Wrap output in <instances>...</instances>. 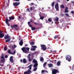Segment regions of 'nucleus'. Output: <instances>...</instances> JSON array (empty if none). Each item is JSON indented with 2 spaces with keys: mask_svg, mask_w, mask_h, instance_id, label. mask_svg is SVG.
Masks as SVG:
<instances>
[{
  "mask_svg": "<svg viewBox=\"0 0 74 74\" xmlns=\"http://www.w3.org/2000/svg\"><path fill=\"white\" fill-rule=\"evenodd\" d=\"M32 66H33V65L32 64H31L28 66V68H29V69H28L27 71H26L24 72V74H30V73H32V72L31 70H32Z\"/></svg>",
  "mask_w": 74,
  "mask_h": 74,
  "instance_id": "f257e3e1",
  "label": "nucleus"
},
{
  "mask_svg": "<svg viewBox=\"0 0 74 74\" xmlns=\"http://www.w3.org/2000/svg\"><path fill=\"white\" fill-rule=\"evenodd\" d=\"M29 49L30 48L29 47H23L21 48V50H22L24 53H28L29 52Z\"/></svg>",
  "mask_w": 74,
  "mask_h": 74,
  "instance_id": "f03ea898",
  "label": "nucleus"
},
{
  "mask_svg": "<svg viewBox=\"0 0 74 74\" xmlns=\"http://www.w3.org/2000/svg\"><path fill=\"white\" fill-rule=\"evenodd\" d=\"M60 72L59 71V70L56 69H53L52 71V74H56V73H59Z\"/></svg>",
  "mask_w": 74,
  "mask_h": 74,
  "instance_id": "7ed1b4c3",
  "label": "nucleus"
},
{
  "mask_svg": "<svg viewBox=\"0 0 74 74\" xmlns=\"http://www.w3.org/2000/svg\"><path fill=\"white\" fill-rule=\"evenodd\" d=\"M66 60H68V62H71V56L68 55L66 56Z\"/></svg>",
  "mask_w": 74,
  "mask_h": 74,
  "instance_id": "20e7f679",
  "label": "nucleus"
},
{
  "mask_svg": "<svg viewBox=\"0 0 74 74\" xmlns=\"http://www.w3.org/2000/svg\"><path fill=\"white\" fill-rule=\"evenodd\" d=\"M1 58V61L0 62V63H1V62H5V59H4V57L3 54H2Z\"/></svg>",
  "mask_w": 74,
  "mask_h": 74,
  "instance_id": "39448f33",
  "label": "nucleus"
},
{
  "mask_svg": "<svg viewBox=\"0 0 74 74\" xmlns=\"http://www.w3.org/2000/svg\"><path fill=\"white\" fill-rule=\"evenodd\" d=\"M41 47L42 48L41 49H42L44 51H45L47 50V48L46 47V46L45 45H41Z\"/></svg>",
  "mask_w": 74,
  "mask_h": 74,
  "instance_id": "423d86ee",
  "label": "nucleus"
},
{
  "mask_svg": "<svg viewBox=\"0 0 74 74\" xmlns=\"http://www.w3.org/2000/svg\"><path fill=\"white\" fill-rule=\"evenodd\" d=\"M8 53H9V54H11V55H14V54H15L16 53V51L15 50H14L13 53H12L11 52L10 49H9L8 50Z\"/></svg>",
  "mask_w": 74,
  "mask_h": 74,
  "instance_id": "0eeeda50",
  "label": "nucleus"
},
{
  "mask_svg": "<svg viewBox=\"0 0 74 74\" xmlns=\"http://www.w3.org/2000/svg\"><path fill=\"white\" fill-rule=\"evenodd\" d=\"M32 47L33 48L31 49V51H34L36 50V48H37V46H33L32 45Z\"/></svg>",
  "mask_w": 74,
  "mask_h": 74,
  "instance_id": "6e6552de",
  "label": "nucleus"
},
{
  "mask_svg": "<svg viewBox=\"0 0 74 74\" xmlns=\"http://www.w3.org/2000/svg\"><path fill=\"white\" fill-rule=\"evenodd\" d=\"M10 38V36H9L8 34H7L6 35L4 36V38L5 40L8 39Z\"/></svg>",
  "mask_w": 74,
  "mask_h": 74,
  "instance_id": "1a4fd4ad",
  "label": "nucleus"
},
{
  "mask_svg": "<svg viewBox=\"0 0 74 74\" xmlns=\"http://www.w3.org/2000/svg\"><path fill=\"white\" fill-rule=\"evenodd\" d=\"M19 4H20V2H16L13 3V5L14 6H15V7H16V6H18V5Z\"/></svg>",
  "mask_w": 74,
  "mask_h": 74,
  "instance_id": "9d476101",
  "label": "nucleus"
},
{
  "mask_svg": "<svg viewBox=\"0 0 74 74\" xmlns=\"http://www.w3.org/2000/svg\"><path fill=\"white\" fill-rule=\"evenodd\" d=\"M55 8L56 9L57 11L59 10V4L58 3H57L55 5Z\"/></svg>",
  "mask_w": 74,
  "mask_h": 74,
  "instance_id": "9b49d317",
  "label": "nucleus"
},
{
  "mask_svg": "<svg viewBox=\"0 0 74 74\" xmlns=\"http://www.w3.org/2000/svg\"><path fill=\"white\" fill-rule=\"evenodd\" d=\"M14 58V57H13V56H11L10 57V60L12 63H14V61L13 60V59Z\"/></svg>",
  "mask_w": 74,
  "mask_h": 74,
  "instance_id": "f8f14e48",
  "label": "nucleus"
},
{
  "mask_svg": "<svg viewBox=\"0 0 74 74\" xmlns=\"http://www.w3.org/2000/svg\"><path fill=\"white\" fill-rule=\"evenodd\" d=\"M4 36V34L2 33L1 31H0V38H3Z\"/></svg>",
  "mask_w": 74,
  "mask_h": 74,
  "instance_id": "ddd939ff",
  "label": "nucleus"
},
{
  "mask_svg": "<svg viewBox=\"0 0 74 74\" xmlns=\"http://www.w3.org/2000/svg\"><path fill=\"white\" fill-rule=\"evenodd\" d=\"M56 18H54L55 20V23H57L58 21H59V18L58 17L56 16Z\"/></svg>",
  "mask_w": 74,
  "mask_h": 74,
  "instance_id": "4468645a",
  "label": "nucleus"
},
{
  "mask_svg": "<svg viewBox=\"0 0 74 74\" xmlns=\"http://www.w3.org/2000/svg\"><path fill=\"white\" fill-rule=\"evenodd\" d=\"M69 8L67 7H66L65 9V13H68L69 12Z\"/></svg>",
  "mask_w": 74,
  "mask_h": 74,
  "instance_id": "2eb2a0df",
  "label": "nucleus"
},
{
  "mask_svg": "<svg viewBox=\"0 0 74 74\" xmlns=\"http://www.w3.org/2000/svg\"><path fill=\"white\" fill-rule=\"evenodd\" d=\"M23 41V40H21L20 42L19 43V44L21 46H22V45H23V41Z\"/></svg>",
  "mask_w": 74,
  "mask_h": 74,
  "instance_id": "dca6fc26",
  "label": "nucleus"
},
{
  "mask_svg": "<svg viewBox=\"0 0 74 74\" xmlns=\"http://www.w3.org/2000/svg\"><path fill=\"white\" fill-rule=\"evenodd\" d=\"M48 66H49V67H53V64H48Z\"/></svg>",
  "mask_w": 74,
  "mask_h": 74,
  "instance_id": "f3484780",
  "label": "nucleus"
},
{
  "mask_svg": "<svg viewBox=\"0 0 74 74\" xmlns=\"http://www.w3.org/2000/svg\"><path fill=\"white\" fill-rule=\"evenodd\" d=\"M18 26V25L16 24L14 25V28L16 30H18V28H16V27H17Z\"/></svg>",
  "mask_w": 74,
  "mask_h": 74,
  "instance_id": "a211bd4d",
  "label": "nucleus"
},
{
  "mask_svg": "<svg viewBox=\"0 0 74 74\" xmlns=\"http://www.w3.org/2000/svg\"><path fill=\"white\" fill-rule=\"evenodd\" d=\"M32 63H37V61L35 59H34L33 60H32Z\"/></svg>",
  "mask_w": 74,
  "mask_h": 74,
  "instance_id": "6ab92c4d",
  "label": "nucleus"
},
{
  "mask_svg": "<svg viewBox=\"0 0 74 74\" xmlns=\"http://www.w3.org/2000/svg\"><path fill=\"white\" fill-rule=\"evenodd\" d=\"M15 19V17L14 16H11L9 17V19L11 20H14Z\"/></svg>",
  "mask_w": 74,
  "mask_h": 74,
  "instance_id": "aec40b11",
  "label": "nucleus"
},
{
  "mask_svg": "<svg viewBox=\"0 0 74 74\" xmlns=\"http://www.w3.org/2000/svg\"><path fill=\"white\" fill-rule=\"evenodd\" d=\"M11 40V38H9L8 39L6 40L5 41V42H8V43H10V41Z\"/></svg>",
  "mask_w": 74,
  "mask_h": 74,
  "instance_id": "412c9836",
  "label": "nucleus"
},
{
  "mask_svg": "<svg viewBox=\"0 0 74 74\" xmlns=\"http://www.w3.org/2000/svg\"><path fill=\"white\" fill-rule=\"evenodd\" d=\"M61 62L60 61H58L57 62V66H59L60 65V63Z\"/></svg>",
  "mask_w": 74,
  "mask_h": 74,
  "instance_id": "4be33fe9",
  "label": "nucleus"
},
{
  "mask_svg": "<svg viewBox=\"0 0 74 74\" xmlns=\"http://www.w3.org/2000/svg\"><path fill=\"white\" fill-rule=\"evenodd\" d=\"M39 16L40 17V19H41L42 20H43V19L44 18V17L41 16V15L39 14Z\"/></svg>",
  "mask_w": 74,
  "mask_h": 74,
  "instance_id": "5701e85b",
  "label": "nucleus"
},
{
  "mask_svg": "<svg viewBox=\"0 0 74 74\" xmlns=\"http://www.w3.org/2000/svg\"><path fill=\"white\" fill-rule=\"evenodd\" d=\"M29 58H28V59L29 60L28 61L29 62H30L31 61H32V60H33V58H30V57H28Z\"/></svg>",
  "mask_w": 74,
  "mask_h": 74,
  "instance_id": "b1692460",
  "label": "nucleus"
},
{
  "mask_svg": "<svg viewBox=\"0 0 74 74\" xmlns=\"http://www.w3.org/2000/svg\"><path fill=\"white\" fill-rule=\"evenodd\" d=\"M37 66H38V63L34 64V67H37Z\"/></svg>",
  "mask_w": 74,
  "mask_h": 74,
  "instance_id": "393cba45",
  "label": "nucleus"
},
{
  "mask_svg": "<svg viewBox=\"0 0 74 74\" xmlns=\"http://www.w3.org/2000/svg\"><path fill=\"white\" fill-rule=\"evenodd\" d=\"M23 62L24 63H26V60L25 58H24L23 60Z\"/></svg>",
  "mask_w": 74,
  "mask_h": 74,
  "instance_id": "a878e982",
  "label": "nucleus"
},
{
  "mask_svg": "<svg viewBox=\"0 0 74 74\" xmlns=\"http://www.w3.org/2000/svg\"><path fill=\"white\" fill-rule=\"evenodd\" d=\"M40 60L41 62H44V58L43 57H41Z\"/></svg>",
  "mask_w": 74,
  "mask_h": 74,
  "instance_id": "bb28decb",
  "label": "nucleus"
},
{
  "mask_svg": "<svg viewBox=\"0 0 74 74\" xmlns=\"http://www.w3.org/2000/svg\"><path fill=\"white\" fill-rule=\"evenodd\" d=\"M5 22L6 23H9L8 21V19L7 18L5 19Z\"/></svg>",
  "mask_w": 74,
  "mask_h": 74,
  "instance_id": "cd10ccee",
  "label": "nucleus"
},
{
  "mask_svg": "<svg viewBox=\"0 0 74 74\" xmlns=\"http://www.w3.org/2000/svg\"><path fill=\"white\" fill-rule=\"evenodd\" d=\"M61 8H64V6L63 4L61 5L60 6Z\"/></svg>",
  "mask_w": 74,
  "mask_h": 74,
  "instance_id": "c85d7f7f",
  "label": "nucleus"
},
{
  "mask_svg": "<svg viewBox=\"0 0 74 74\" xmlns=\"http://www.w3.org/2000/svg\"><path fill=\"white\" fill-rule=\"evenodd\" d=\"M30 45H34V42L32 41L30 42Z\"/></svg>",
  "mask_w": 74,
  "mask_h": 74,
  "instance_id": "c756f323",
  "label": "nucleus"
},
{
  "mask_svg": "<svg viewBox=\"0 0 74 74\" xmlns=\"http://www.w3.org/2000/svg\"><path fill=\"white\" fill-rule=\"evenodd\" d=\"M7 46L4 47V51H7Z\"/></svg>",
  "mask_w": 74,
  "mask_h": 74,
  "instance_id": "7c9ffc66",
  "label": "nucleus"
},
{
  "mask_svg": "<svg viewBox=\"0 0 74 74\" xmlns=\"http://www.w3.org/2000/svg\"><path fill=\"white\" fill-rule=\"evenodd\" d=\"M65 15L66 16H67V17H70V16H69V14L68 13H66L65 14Z\"/></svg>",
  "mask_w": 74,
  "mask_h": 74,
  "instance_id": "2f4dec72",
  "label": "nucleus"
},
{
  "mask_svg": "<svg viewBox=\"0 0 74 74\" xmlns=\"http://www.w3.org/2000/svg\"><path fill=\"white\" fill-rule=\"evenodd\" d=\"M48 21L50 22H52V20L51 19V18H49L48 19Z\"/></svg>",
  "mask_w": 74,
  "mask_h": 74,
  "instance_id": "473e14b6",
  "label": "nucleus"
},
{
  "mask_svg": "<svg viewBox=\"0 0 74 74\" xmlns=\"http://www.w3.org/2000/svg\"><path fill=\"white\" fill-rule=\"evenodd\" d=\"M36 29L34 27H32L31 28V30H35Z\"/></svg>",
  "mask_w": 74,
  "mask_h": 74,
  "instance_id": "72a5a7b5",
  "label": "nucleus"
},
{
  "mask_svg": "<svg viewBox=\"0 0 74 74\" xmlns=\"http://www.w3.org/2000/svg\"><path fill=\"white\" fill-rule=\"evenodd\" d=\"M46 64H47V62H45V63L43 64V67H45V66H46Z\"/></svg>",
  "mask_w": 74,
  "mask_h": 74,
  "instance_id": "f704fd0d",
  "label": "nucleus"
},
{
  "mask_svg": "<svg viewBox=\"0 0 74 74\" xmlns=\"http://www.w3.org/2000/svg\"><path fill=\"white\" fill-rule=\"evenodd\" d=\"M37 67H36V68H34L33 69V71H36L37 70Z\"/></svg>",
  "mask_w": 74,
  "mask_h": 74,
  "instance_id": "c9c22d12",
  "label": "nucleus"
},
{
  "mask_svg": "<svg viewBox=\"0 0 74 74\" xmlns=\"http://www.w3.org/2000/svg\"><path fill=\"white\" fill-rule=\"evenodd\" d=\"M30 22L33 23L34 22V20H33L32 19H31L30 20Z\"/></svg>",
  "mask_w": 74,
  "mask_h": 74,
  "instance_id": "e433bc0d",
  "label": "nucleus"
},
{
  "mask_svg": "<svg viewBox=\"0 0 74 74\" xmlns=\"http://www.w3.org/2000/svg\"><path fill=\"white\" fill-rule=\"evenodd\" d=\"M58 36H55V37H54V39H56V38H58Z\"/></svg>",
  "mask_w": 74,
  "mask_h": 74,
  "instance_id": "4c0bfd02",
  "label": "nucleus"
},
{
  "mask_svg": "<svg viewBox=\"0 0 74 74\" xmlns=\"http://www.w3.org/2000/svg\"><path fill=\"white\" fill-rule=\"evenodd\" d=\"M34 23L35 25H39L40 24V23H37L36 22H34Z\"/></svg>",
  "mask_w": 74,
  "mask_h": 74,
  "instance_id": "58836bf2",
  "label": "nucleus"
},
{
  "mask_svg": "<svg viewBox=\"0 0 74 74\" xmlns=\"http://www.w3.org/2000/svg\"><path fill=\"white\" fill-rule=\"evenodd\" d=\"M55 3L54 2H53L52 4V6L53 7L54 6V4Z\"/></svg>",
  "mask_w": 74,
  "mask_h": 74,
  "instance_id": "ea45409f",
  "label": "nucleus"
},
{
  "mask_svg": "<svg viewBox=\"0 0 74 74\" xmlns=\"http://www.w3.org/2000/svg\"><path fill=\"white\" fill-rule=\"evenodd\" d=\"M32 8V10H34L35 9V7L34 6H33Z\"/></svg>",
  "mask_w": 74,
  "mask_h": 74,
  "instance_id": "a19ab883",
  "label": "nucleus"
},
{
  "mask_svg": "<svg viewBox=\"0 0 74 74\" xmlns=\"http://www.w3.org/2000/svg\"><path fill=\"white\" fill-rule=\"evenodd\" d=\"M45 73V71H44V70H42L41 71V73Z\"/></svg>",
  "mask_w": 74,
  "mask_h": 74,
  "instance_id": "79ce46f5",
  "label": "nucleus"
},
{
  "mask_svg": "<svg viewBox=\"0 0 74 74\" xmlns=\"http://www.w3.org/2000/svg\"><path fill=\"white\" fill-rule=\"evenodd\" d=\"M60 15L62 16H64V14H63L62 13H61Z\"/></svg>",
  "mask_w": 74,
  "mask_h": 74,
  "instance_id": "37998d69",
  "label": "nucleus"
},
{
  "mask_svg": "<svg viewBox=\"0 0 74 74\" xmlns=\"http://www.w3.org/2000/svg\"><path fill=\"white\" fill-rule=\"evenodd\" d=\"M30 27H31V28L32 27V25L31 24H29V25H28Z\"/></svg>",
  "mask_w": 74,
  "mask_h": 74,
  "instance_id": "c03bdc74",
  "label": "nucleus"
},
{
  "mask_svg": "<svg viewBox=\"0 0 74 74\" xmlns=\"http://www.w3.org/2000/svg\"><path fill=\"white\" fill-rule=\"evenodd\" d=\"M30 5L31 6L33 5H34V3H31V4H30Z\"/></svg>",
  "mask_w": 74,
  "mask_h": 74,
  "instance_id": "a18cd8bd",
  "label": "nucleus"
},
{
  "mask_svg": "<svg viewBox=\"0 0 74 74\" xmlns=\"http://www.w3.org/2000/svg\"><path fill=\"white\" fill-rule=\"evenodd\" d=\"M30 55H31V54H29L28 55V56L27 57V58H29V57L30 58Z\"/></svg>",
  "mask_w": 74,
  "mask_h": 74,
  "instance_id": "49530a36",
  "label": "nucleus"
},
{
  "mask_svg": "<svg viewBox=\"0 0 74 74\" xmlns=\"http://www.w3.org/2000/svg\"><path fill=\"white\" fill-rule=\"evenodd\" d=\"M27 11L30 12V10L29 9V8H27Z\"/></svg>",
  "mask_w": 74,
  "mask_h": 74,
  "instance_id": "de8ad7c7",
  "label": "nucleus"
},
{
  "mask_svg": "<svg viewBox=\"0 0 74 74\" xmlns=\"http://www.w3.org/2000/svg\"><path fill=\"white\" fill-rule=\"evenodd\" d=\"M71 14H74V12L73 11H71Z\"/></svg>",
  "mask_w": 74,
  "mask_h": 74,
  "instance_id": "09e8293b",
  "label": "nucleus"
},
{
  "mask_svg": "<svg viewBox=\"0 0 74 74\" xmlns=\"http://www.w3.org/2000/svg\"><path fill=\"white\" fill-rule=\"evenodd\" d=\"M11 27L12 29H13V27H14V25L11 26Z\"/></svg>",
  "mask_w": 74,
  "mask_h": 74,
  "instance_id": "8fccbe9b",
  "label": "nucleus"
},
{
  "mask_svg": "<svg viewBox=\"0 0 74 74\" xmlns=\"http://www.w3.org/2000/svg\"><path fill=\"white\" fill-rule=\"evenodd\" d=\"M0 66H1L2 67H3V66H4V64H0Z\"/></svg>",
  "mask_w": 74,
  "mask_h": 74,
  "instance_id": "3c124183",
  "label": "nucleus"
},
{
  "mask_svg": "<svg viewBox=\"0 0 74 74\" xmlns=\"http://www.w3.org/2000/svg\"><path fill=\"white\" fill-rule=\"evenodd\" d=\"M13 47H14V48H16V45H13Z\"/></svg>",
  "mask_w": 74,
  "mask_h": 74,
  "instance_id": "603ef678",
  "label": "nucleus"
},
{
  "mask_svg": "<svg viewBox=\"0 0 74 74\" xmlns=\"http://www.w3.org/2000/svg\"><path fill=\"white\" fill-rule=\"evenodd\" d=\"M30 11H32V10H33V8H32V7L30 8Z\"/></svg>",
  "mask_w": 74,
  "mask_h": 74,
  "instance_id": "864d4df0",
  "label": "nucleus"
},
{
  "mask_svg": "<svg viewBox=\"0 0 74 74\" xmlns=\"http://www.w3.org/2000/svg\"><path fill=\"white\" fill-rule=\"evenodd\" d=\"M20 62L21 63H22V62H23V60H22V59L20 60Z\"/></svg>",
  "mask_w": 74,
  "mask_h": 74,
  "instance_id": "5fc2aeb1",
  "label": "nucleus"
},
{
  "mask_svg": "<svg viewBox=\"0 0 74 74\" xmlns=\"http://www.w3.org/2000/svg\"><path fill=\"white\" fill-rule=\"evenodd\" d=\"M6 24H7V25L8 26H10V24L8 23H7Z\"/></svg>",
  "mask_w": 74,
  "mask_h": 74,
  "instance_id": "6e6d98bb",
  "label": "nucleus"
},
{
  "mask_svg": "<svg viewBox=\"0 0 74 74\" xmlns=\"http://www.w3.org/2000/svg\"><path fill=\"white\" fill-rule=\"evenodd\" d=\"M45 72H46V73H48V71L46 70H45Z\"/></svg>",
  "mask_w": 74,
  "mask_h": 74,
  "instance_id": "4d7b16f0",
  "label": "nucleus"
},
{
  "mask_svg": "<svg viewBox=\"0 0 74 74\" xmlns=\"http://www.w3.org/2000/svg\"><path fill=\"white\" fill-rule=\"evenodd\" d=\"M28 25H30V21L28 22Z\"/></svg>",
  "mask_w": 74,
  "mask_h": 74,
  "instance_id": "13d9d810",
  "label": "nucleus"
},
{
  "mask_svg": "<svg viewBox=\"0 0 74 74\" xmlns=\"http://www.w3.org/2000/svg\"><path fill=\"white\" fill-rule=\"evenodd\" d=\"M5 58H8V56H7V55H5Z\"/></svg>",
  "mask_w": 74,
  "mask_h": 74,
  "instance_id": "bf43d9fd",
  "label": "nucleus"
},
{
  "mask_svg": "<svg viewBox=\"0 0 74 74\" xmlns=\"http://www.w3.org/2000/svg\"><path fill=\"white\" fill-rule=\"evenodd\" d=\"M19 1V0H15V1Z\"/></svg>",
  "mask_w": 74,
  "mask_h": 74,
  "instance_id": "052dcab7",
  "label": "nucleus"
},
{
  "mask_svg": "<svg viewBox=\"0 0 74 74\" xmlns=\"http://www.w3.org/2000/svg\"><path fill=\"white\" fill-rule=\"evenodd\" d=\"M50 53H53V51L52 50H50Z\"/></svg>",
  "mask_w": 74,
  "mask_h": 74,
  "instance_id": "680f3d73",
  "label": "nucleus"
},
{
  "mask_svg": "<svg viewBox=\"0 0 74 74\" xmlns=\"http://www.w3.org/2000/svg\"><path fill=\"white\" fill-rule=\"evenodd\" d=\"M53 51V53H55V52H56V51Z\"/></svg>",
  "mask_w": 74,
  "mask_h": 74,
  "instance_id": "e2e57ef3",
  "label": "nucleus"
},
{
  "mask_svg": "<svg viewBox=\"0 0 74 74\" xmlns=\"http://www.w3.org/2000/svg\"><path fill=\"white\" fill-rule=\"evenodd\" d=\"M46 23H48V21H47V20L46 21Z\"/></svg>",
  "mask_w": 74,
  "mask_h": 74,
  "instance_id": "0e129e2a",
  "label": "nucleus"
},
{
  "mask_svg": "<svg viewBox=\"0 0 74 74\" xmlns=\"http://www.w3.org/2000/svg\"><path fill=\"white\" fill-rule=\"evenodd\" d=\"M72 3L73 4H74V1L72 2Z\"/></svg>",
  "mask_w": 74,
  "mask_h": 74,
  "instance_id": "69168bd1",
  "label": "nucleus"
},
{
  "mask_svg": "<svg viewBox=\"0 0 74 74\" xmlns=\"http://www.w3.org/2000/svg\"><path fill=\"white\" fill-rule=\"evenodd\" d=\"M12 49L13 50H14V47H12Z\"/></svg>",
  "mask_w": 74,
  "mask_h": 74,
  "instance_id": "338daca9",
  "label": "nucleus"
},
{
  "mask_svg": "<svg viewBox=\"0 0 74 74\" xmlns=\"http://www.w3.org/2000/svg\"><path fill=\"white\" fill-rule=\"evenodd\" d=\"M11 20H10V19H9L8 20V22H10V21H11Z\"/></svg>",
  "mask_w": 74,
  "mask_h": 74,
  "instance_id": "774afa93",
  "label": "nucleus"
}]
</instances>
